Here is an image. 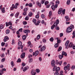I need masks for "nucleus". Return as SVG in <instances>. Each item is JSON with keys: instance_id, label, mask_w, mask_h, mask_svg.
I'll return each mask as SVG.
<instances>
[{"instance_id": "nucleus-1", "label": "nucleus", "mask_w": 75, "mask_h": 75, "mask_svg": "<svg viewBox=\"0 0 75 75\" xmlns=\"http://www.w3.org/2000/svg\"><path fill=\"white\" fill-rule=\"evenodd\" d=\"M64 55V56H65L66 57H67V52H65L64 51H63L62 52V54L61 55H59V59H61L62 58L64 57V56H63Z\"/></svg>"}, {"instance_id": "nucleus-2", "label": "nucleus", "mask_w": 75, "mask_h": 75, "mask_svg": "<svg viewBox=\"0 0 75 75\" xmlns=\"http://www.w3.org/2000/svg\"><path fill=\"white\" fill-rule=\"evenodd\" d=\"M72 30V29H71V27H69L67 29V33H71Z\"/></svg>"}, {"instance_id": "nucleus-3", "label": "nucleus", "mask_w": 75, "mask_h": 75, "mask_svg": "<svg viewBox=\"0 0 75 75\" xmlns=\"http://www.w3.org/2000/svg\"><path fill=\"white\" fill-rule=\"evenodd\" d=\"M51 64L52 66L53 67H54V66L55 65V62L54 60H52L51 63Z\"/></svg>"}, {"instance_id": "nucleus-4", "label": "nucleus", "mask_w": 75, "mask_h": 75, "mask_svg": "<svg viewBox=\"0 0 75 75\" xmlns=\"http://www.w3.org/2000/svg\"><path fill=\"white\" fill-rule=\"evenodd\" d=\"M39 54V51H38L37 50L35 52H33V56H34V55H35V56H37V55H38V54Z\"/></svg>"}, {"instance_id": "nucleus-5", "label": "nucleus", "mask_w": 75, "mask_h": 75, "mask_svg": "<svg viewBox=\"0 0 75 75\" xmlns=\"http://www.w3.org/2000/svg\"><path fill=\"white\" fill-rule=\"evenodd\" d=\"M36 72H35V70L34 69H33L32 70L31 74L32 75H36Z\"/></svg>"}, {"instance_id": "nucleus-6", "label": "nucleus", "mask_w": 75, "mask_h": 75, "mask_svg": "<svg viewBox=\"0 0 75 75\" xmlns=\"http://www.w3.org/2000/svg\"><path fill=\"white\" fill-rule=\"evenodd\" d=\"M65 19H66V21H68L69 20H70V18H69L68 16H66L65 17Z\"/></svg>"}, {"instance_id": "nucleus-7", "label": "nucleus", "mask_w": 75, "mask_h": 75, "mask_svg": "<svg viewBox=\"0 0 75 75\" xmlns=\"http://www.w3.org/2000/svg\"><path fill=\"white\" fill-rule=\"evenodd\" d=\"M63 11V9L62 8H60L58 11V13L59 14H60Z\"/></svg>"}, {"instance_id": "nucleus-8", "label": "nucleus", "mask_w": 75, "mask_h": 75, "mask_svg": "<svg viewBox=\"0 0 75 75\" xmlns=\"http://www.w3.org/2000/svg\"><path fill=\"white\" fill-rule=\"evenodd\" d=\"M25 53L24 52L23 53H22L21 54V58H24V57H25Z\"/></svg>"}, {"instance_id": "nucleus-9", "label": "nucleus", "mask_w": 75, "mask_h": 75, "mask_svg": "<svg viewBox=\"0 0 75 75\" xmlns=\"http://www.w3.org/2000/svg\"><path fill=\"white\" fill-rule=\"evenodd\" d=\"M9 39V38H8V37L6 36L4 37V42H6L7 40Z\"/></svg>"}, {"instance_id": "nucleus-10", "label": "nucleus", "mask_w": 75, "mask_h": 75, "mask_svg": "<svg viewBox=\"0 0 75 75\" xmlns=\"http://www.w3.org/2000/svg\"><path fill=\"white\" fill-rule=\"evenodd\" d=\"M70 67V66L69 64H68L66 67L65 66L64 67V70H65V71H66L67 69V68H69V67Z\"/></svg>"}, {"instance_id": "nucleus-11", "label": "nucleus", "mask_w": 75, "mask_h": 75, "mask_svg": "<svg viewBox=\"0 0 75 75\" xmlns=\"http://www.w3.org/2000/svg\"><path fill=\"white\" fill-rule=\"evenodd\" d=\"M73 43L72 42H71L69 45V48H72L73 47Z\"/></svg>"}, {"instance_id": "nucleus-12", "label": "nucleus", "mask_w": 75, "mask_h": 75, "mask_svg": "<svg viewBox=\"0 0 75 75\" xmlns=\"http://www.w3.org/2000/svg\"><path fill=\"white\" fill-rule=\"evenodd\" d=\"M45 46H43L42 47V48L40 49V51H43L44 50H45Z\"/></svg>"}, {"instance_id": "nucleus-13", "label": "nucleus", "mask_w": 75, "mask_h": 75, "mask_svg": "<svg viewBox=\"0 0 75 75\" xmlns=\"http://www.w3.org/2000/svg\"><path fill=\"white\" fill-rule=\"evenodd\" d=\"M56 71V72H59L60 71V68L59 67H58L56 68L55 69Z\"/></svg>"}, {"instance_id": "nucleus-14", "label": "nucleus", "mask_w": 75, "mask_h": 75, "mask_svg": "<svg viewBox=\"0 0 75 75\" xmlns=\"http://www.w3.org/2000/svg\"><path fill=\"white\" fill-rule=\"evenodd\" d=\"M69 40L67 41L66 42V43H65V45L66 46H68V44H69Z\"/></svg>"}, {"instance_id": "nucleus-15", "label": "nucleus", "mask_w": 75, "mask_h": 75, "mask_svg": "<svg viewBox=\"0 0 75 75\" xmlns=\"http://www.w3.org/2000/svg\"><path fill=\"white\" fill-rule=\"evenodd\" d=\"M27 36L25 35H23L22 36V38L23 40H25V39H26V37Z\"/></svg>"}, {"instance_id": "nucleus-16", "label": "nucleus", "mask_w": 75, "mask_h": 75, "mask_svg": "<svg viewBox=\"0 0 75 75\" xmlns=\"http://www.w3.org/2000/svg\"><path fill=\"white\" fill-rule=\"evenodd\" d=\"M20 14V13L19 12H18L15 15V17H16V18H17V17H18V15H19V14Z\"/></svg>"}, {"instance_id": "nucleus-17", "label": "nucleus", "mask_w": 75, "mask_h": 75, "mask_svg": "<svg viewBox=\"0 0 75 75\" xmlns=\"http://www.w3.org/2000/svg\"><path fill=\"white\" fill-rule=\"evenodd\" d=\"M57 25L58 24L56 22L54 23L53 24V26H54V28L57 27Z\"/></svg>"}, {"instance_id": "nucleus-18", "label": "nucleus", "mask_w": 75, "mask_h": 75, "mask_svg": "<svg viewBox=\"0 0 75 75\" xmlns=\"http://www.w3.org/2000/svg\"><path fill=\"white\" fill-rule=\"evenodd\" d=\"M11 64L12 66V67L13 68V67L14 66V62L13 61L11 62Z\"/></svg>"}, {"instance_id": "nucleus-19", "label": "nucleus", "mask_w": 75, "mask_h": 75, "mask_svg": "<svg viewBox=\"0 0 75 75\" xmlns=\"http://www.w3.org/2000/svg\"><path fill=\"white\" fill-rule=\"evenodd\" d=\"M33 15V13H32L31 12H30L29 13V17H31Z\"/></svg>"}, {"instance_id": "nucleus-20", "label": "nucleus", "mask_w": 75, "mask_h": 75, "mask_svg": "<svg viewBox=\"0 0 75 75\" xmlns=\"http://www.w3.org/2000/svg\"><path fill=\"white\" fill-rule=\"evenodd\" d=\"M70 2H71V0H68L67 1V5H69V4H70Z\"/></svg>"}, {"instance_id": "nucleus-21", "label": "nucleus", "mask_w": 75, "mask_h": 75, "mask_svg": "<svg viewBox=\"0 0 75 75\" xmlns=\"http://www.w3.org/2000/svg\"><path fill=\"white\" fill-rule=\"evenodd\" d=\"M57 66H54L53 69V71H55V70L56 69H57Z\"/></svg>"}, {"instance_id": "nucleus-22", "label": "nucleus", "mask_w": 75, "mask_h": 75, "mask_svg": "<svg viewBox=\"0 0 75 75\" xmlns=\"http://www.w3.org/2000/svg\"><path fill=\"white\" fill-rule=\"evenodd\" d=\"M58 46H59V44L58 43H56L54 45V47L55 48H57Z\"/></svg>"}, {"instance_id": "nucleus-23", "label": "nucleus", "mask_w": 75, "mask_h": 75, "mask_svg": "<svg viewBox=\"0 0 75 75\" xmlns=\"http://www.w3.org/2000/svg\"><path fill=\"white\" fill-rule=\"evenodd\" d=\"M4 8H3L1 10H2V13H4L6 12V11L4 10Z\"/></svg>"}, {"instance_id": "nucleus-24", "label": "nucleus", "mask_w": 75, "mask_h": 75, "mask_svg": "<svg viewBox=\"0 0 75 75\" xmlns=\"http://www.w3.org/2000/svg\"><path fill=\"white\" fill-rule=\"evenodd\" d=\"M48 4H49V2L48 1H45V6H47V5Z\"/></svg>"}, {"instance_id": "nucleus-25", "label": "nucleus", "mask_w": 75, "mask_h": 75, "mask_svg": "<svg viewBox=\"0 0 75 75\" xmlns=\"http://www.w3.org/2000/svg\"><path fill=\"white\" fill-rule=\"evenodd\" d=\"M29 63H31V62H33V59L30 58L29 60Z\"/></svg>"}, {"instance_id": "nucleus-26", "label": "nucleus", "mask_w": 75, "mask_h": 75, "mask_svg": "<svg viewBox=\"0 0 75 75\" xmlns=\"http://www.w3.org/2000/svg\"><path fill=\"white\" fill-rule=\"evenodd\" d=\"M50 41L53 42V41H54V38H53V37H52L50 39Z\"/></svg>"}, {"instance_id": "nucleus-27", "label": "nucleus", "mask_w": 75, "mask_h": 75, "mask_svg": "<svg viewBox=\"0 0 75 75\" xmlns=\"http://www.w3.org/2000/svg\"><path fill=\"white\" fill-rule=\"evenodd\" d=\"M35 71L36 72H37V73H40V69H37L36 70H35Z\"/></svg>"}, {"instance_id": "nucleus-28", "label": "nucleus", "mask_w": 75, "mask_h": 75, "mask_svg": "<svg viewBox=\"0 0 75 75\" xmlns=\"http://www.w3.org/2000/svg\"><path fill=\"white\" fill-rule=\"evenodd\" d=\"M22 45V42L21 41H19L18 42V45L19 46H21Z\"/></svg>"}, {"instance_id": "nucleus-29", "label": "nucleus", "mask_w": 75, "mask_h": 75, "mask_svg": "<svg viewBox=\"0 0 75 75\" xmlns=\"http://www.w3.org/2000/svg\"><path fill=\"white\" fill-rule=\"evenodd\" d=\"M51 8L53 10H55V6H54V5H52L51 7Z\"/></svg>"}, {"instance_id": "nucleus-30", "label": "nucleus", "mask_w": 75, "mask_h": 75, "mask_svg": "<svg viewBox=\"0 0 75 75\" xmlns=\"http://www.w3.org/2000/svg\"><path fill=\"white\" fill-rule=\"evenodd\" d=\"M59 1L58 0H57L56 1V4L57 5L58 4H59Z\"/></svg>"}, {"instance_id": "nucleus-31", "label": "nucleus", "mask_w": 75, "mask_h": 75, "mask_svg": "<svg viewBox=\"0 0 75 75\" xmlns=\"http://www.w3.org/2000/svg\"><path fill=\"white\" fill-rule=\"evenodd\" d=\"M37 4L38 6H39L40 7H41V3H39L38 2L37 3Z\"/></svg>"}, {"instance_id": "nucleus-32", "label": "nucleus", "mask_w": 75, "mask_h": 75, "mask_svg": "<svg viewBox=\"0 0 75 75\" xmlns=\"http://www.w3.org/2000/svg\"><path fill=\"white\" fill-rule=\"evenodd\" d=\"M69 27H71V29H72V28L73 29H74V25H73L71 24L70 25V26Z\"/></svg>"}, {"instance_id": "nucleus-33", "label": "nucleus", "mask_w": 75, "mask_h": 75, "mask_svg": "<svg viewBox=\"0 0 75 75\" xmlns=\"http://www.w3.org/2000/svg\"><path fill=\"white\" fill-rule=\"evenodd\" d=\"M9 33H10V30H6V34H9Z\"/></svg>"}, {"instance_id": "nucleus-34", "label": "nucleus", "mask_w": 75, "mask_h": 75, "mask_svg": "<svg viewBox=\"0 0 75 75\" xmlns=\"http://www.w3.org/2000/svg\"><path fill=\"white\" fill-rule=\"evenodd\" d=\"M40 38V35H38L37 36V40H39Z\"/></svg>"}, {"instance_id": "nucleus-35", "label": "nucleus", "mask_w": 75, "mask_h": 75, "mask_svg": "<svg viewBox=\"0 0 75 75\" xmlns=\"http://www.w3.org/2000/svg\"><path fill=\"white\" fill-rule=\"evenodd\" d=\"M29 17L28 16H27L25 18V20H28V19H29Z\"/></svg>"}, {"instance_id": "nucleus-36", "label": "nucleus", "mask_w": 75, "mask_h": 75, "mask_svg": "<svg viewBox=\"0 0 75 75\" xmlns=\"http://www.w3.org/2000/svg\"><path fill=\"white\" fill-rule=\"evenodd\" d=\"M54 75H59V73L57 71H55V73L54 74Z\"/></svg>"}, {"instance_id": "nucleus-37", "label": "nucleus", "mask_w": 75, "mask_h": 75, "mask_svg": "<svg viewBox=\"0 0 75 75\" xmlns=\"http://www.w3.org/2000/svg\"><path fill=\"white\" fill-rule=\"evenodd\" d=\"M62 50V47H60L58 49V51H60Z\"/></svg>"}, {"instance_id": "nucleus-38", "label": "nucleus", "mask_w": 75, "mask_h": 75, "mask_svg": "<svg viewBox=\"0 0 75 75\" xmlns=\"http://www.w3.org/2000/svg\"><path fill=\"white\" fill-rule=\"evenodd\" d=\"M28 6L30 7H33V4L31 3H30L29 4Z\"/></svg>"}, {"instance_id": "nucleus-39", "label": "nucleus", "mask_w": 75, "mask_h": 75, "mask_svg": "<svg viewBox=\"0 0 75 75\" xmlns=\"http://www.w3.org/2000/svg\"><path fill=\"white\" fill-rule=\"evenodd\" d=\"M4 28V26L2 25H0V29H3Z\"/></svg>"}, {"instance_id": "nucleus-40", "label": "nucleus", "mask_w": 75, "mask_h": 75, "mask_svg": "<svg viewBox=\"0 0 75 75\" xmlns=\"http://www.w3.org/2000/svg\"><path fill=\"white\" fill-rule=\"evenodd\" d=\"M41 17L42 18H45V15L43 14H42L41 15Z\"/></svg>"}, {"instance_id": "nucleus-41", "label": "nucleus", "mask_w": 75, "mask_h": 75, "mask_svg": "<svg viewBox=\"0 0 75 75\" xmlns=\"http://www.w3.org/2000/svg\"><path fill=\"white\" fill-rule=\"evenodd\" d=\"M27 68L26 67H25L23 69V71L24 72H25V71H27Z\"/></svg>"}, {"instance_id": "nucleus-42", "label": "nucleus", "mask_w": 75, "mask_h": 75, "mask_svg": "<svg viewBox=\"0 0 75 75\" xmlns=\"http://www.w3.org/2000/svg\"><path fill=\"white\" fill-rule=\"evenodd\" d=\"M1 45L2 47H3V46H4V45H5V42H2L1 43Z\"/></svg>"}, {"instance_id": "nucleus-43", "label": "nucleus", "mask_w": 75, "mask_h": 75, "mask_svg": "<svg viewBox=\"0 0 75 75\" xmlns=\"http://www.w3.org/2000/svg\"><path fill=\"white\" fill-rule=\"evenodd\" d=\"M23 32L25 33H28V30H24Z\"/></svg>"}, {"instance_id": "nucleus-44", "label": "nucleus", "mask_w": 75, "mask_h": 75, "mask_svg": "<svg viewBox=\"0 0 75 75\" xmlns=\"http://www.w3.org/2000/svg\"><path fill=\"white\" fill-rule=\"evenodd\" d=\"M23 24L24 25H26L27 24V22L26 21H24L23 22Z\"/></svg>"}, {"instance_id": "nucleus-45", "label": "nucleus", "mask_w": 75, "mask_h": 75, "mask_svg": "<svg viewBox=\"0 0 75 75\" xmlns=\"http://www.w3.org/2000/svg\"><path fill=\"white\" fill-rule=\"evenodd\" d=\"M71 68L72 69H73V70H74V69H75V65L72 66Z\"/></svg>"}, {"instance_id": "nucleus-46", "label": "nucleus", "mask_w": 75, "mask_h": 75, "mask_svg": "<svg viewBox=\"0 0 75 75\" xmlns=\"http://www.w3.org/2000/svg\"><path fill=\"white\" fill-rule=\"evenodd\" d=\"M39 14H37V15L35 16V17L37 18H39Z\"/></svg>"}, {"instance_id": "nucleus-47", "label": "nucleus", "mask_w": 75, "mask_h": 75, "mask_svg": "<svg viewBox=\"0 0 75 75\" xmlns=\"http://www.w3.org/2000/svg\"><path fill=\"white\" fill-rule=\"evenodd\" d=\"M65 9H63V11H62V13L63 14H65Z\"/></svg>"}, {"instance_id": "nucleus-48", "label": "nucleus", "mask_w": 75, "mask_h": 75, "mask_svg": "<svg viewBox=\"0 0 75 75\" xmlns=\"http://www.w3.org/2000/svg\"><path fill=\"white\" fill-rule=\"evenodd\" d=\"M5 59H5V58H4L2 59H1V62H4V60H5Z\"/></svg>"}, {"instance_id": "nucleus-49", "label": "nucleus", "mask_w": 75, "mask_h": 75, "mask_svg": "<svg viewBox=\"0 0 75 75\" xmlns=\"http://www.w3.org/2000/svg\"><path fill=\"white\" fill-rule=\"evenodd\" d=\"M1 57L3 58V57H4V53H3L2 54H1Z\"/></svg>"}, {"instance_id": "nucleus-50", "label": "nucleus", "mask_w": 75, "mask_h": 75, "mask_svg": "<svg viewBox=\"0 0 75 75\" xmlns=\"http://www.w3.org/2000/svg\"><path fill=\"white\" fill-rule=\"evenodd\" d=\"M15 44V42H14V39H13L12 40V44Z\"/></svg>"}, {"instance_id": "nucleus-51", "label": "nucleus", "mask_w": 75, "mask_h": 75, "mask_svg": "<svg viewBox=\"0 0 75 75\" xmlns=\"http://www.w3.org/2000/svg\"><path fill=\"white\" fill-rule=\"evenodd\" d=\"M6 27H8V26H9V24H8V22H6Z\"/></svg>"}, {"instance_id": "nucleus-52", "label": "nucleus", "mask_w": 75, "mask_h": 75, "mask_svg": "<svg viewBox=\"0 0 75 75\" xmlns=\"http://www.w3.org/2000/svg\"><path fill=\"white\" fill-rule=\"evenodd\" d=\"M56 29L57 30H59V28L58 26H56Z\"/></svg>"}, {"instance_id": "nucleus-53", "label": "nucleus", "mask_w": 75, "mask_h": 75, "mask_svg": "<svg viewBox=\"0 0 75 75\" xmlns=\"http://www.w3.org/2000/svg\"><path fill=\"white\" fill-rule=\"evenodd\" d=\"M23 16H25L26 15V14H27V12H24L23 13Z\"/></svg>"}, {"instance_id": "nucleus-54", "label": "nucleus", "mask_w": 75, "mask_h": 75, "mask_svg": "<svg viewBox=\"0 0 75 75\" xmlns=\"http://www.w3.org/2000/svg\"><path fill=\"white\" fill-rule=\"evenodd\" d=\"M49 14H50L49 16L50 17V16H51V15H52V12H51V11H50L49 12Z\"/></svg>"}, {"instance_id": "nucleus-55", "label": "nucleus", "mask_w": 75, "mask_h": 75, "mask_svg": "<svg viewBox=\"0 0 75 75\" xmlns=\"http://www.w3.org/2000/svg\"><path fill=\"white\" fill-rule=\"evenodd\" d=\"M31 42L29 41L28 42V44L29 45H30L31 44Z\"/></svg>"}, {"instance_id": "nucleus-56", "label": "nucleus", "mask_w": 75, "mask_h": 75, "mask_svg": "<svg viewBox=\"0 0 75 75\" xmlns=\"http://www.w3.org/2000/svg\"><path fill=\"white\" fill-rule=\"evenodd\" d=\"M17 61L18 62H21V59L20 58L18 59Z\"/></svg>"}, {"instance_id": "nucleus-57", "label": "nucleus", "mask_w": 75, "mask_h": 75, "mask_svg": "<svg viewBox=\"0 0 75 75\" xmlns=\"http://www.w3.org/2000/svg\"><path fill=\"white\" fill-rule=\"evenodd\" d=\"M63 33H61L60 34V37H61L63 36Z\"/></svg>"}, {"instance_id": "nucleus-58", "label": "nucleus", "mask_w": 75, "mask_h": 75, "mask_svg": "<svg viewBox=\"0 0 75 75\" xmlns=\"http://www.w3.org/2000/svg\"><path fill=\"white\" fill-rule=\"evenodd\" d=\"M56 64L58 65V64H59V62H58V61L57 60L56 61Z\"/></svg>"}, {"instance_id": "nucleus-59", "label": "nucleus", "mask_w": 75, "mask_h": 75, "mask_svg": "<svg viewBox=\"0 0 75 75\" xmlns=\"http://www.w3.org/2000/svg\"><path fill=\"white\" fill-rule=\"evenodd\" d=\"M14 8L13 6H12V7H11V10H14Z\"/></svg>"}, {"instance_id": "nucleus-60", "label": "nucleus", "mask_w": 75, "mask_h": 75, "mask_svg": "<svg viewBox=\"0 0 75 75\" xmlns=\"http://www.w3.org/2000/svg\"><path fill=\"white\" fill-rule=\"evenodd\" d=\"M56 23L57 24H59V20H57L56 21Z\"/></svg>"}, {"instance_id": "nucleus-61", "label": "nucleus", "mask_w": 75, "mask_h": 75, "mask_svg": "<svg viewBox=\"0 0 75 75\" xmlns=\"http://www.w3.org/2000/svg\"><path fill=\"white\" fill-rule=\"evenodd\" d=\"M18 31H21V32H22V31H23V29L21 28L19 29Z\"/></svg>"}, {"instance_id": "nucleus-62", "label": "nucleus", "mask_w": 75, "mask_h": 75, "mask_svg": "<svg viewBox=\"0 0 75 75\" xmlns=\"http://www.w3.org/2000/svg\"><path fill=\"white\" fill-rule=\"evenodd\" d=\"M25 65H26V64H25V63H23V64H22V67H24L25 66Z\"/></svg>"}, {"instance_id": "nucleus-63", "label": "nucleus", "mask_w": 75, "mask_h": 75, "mask_svg": "<svg viewBox=\"0 0 75 75\" xmlns=\"http://www.w3.org/2000/svg\"><path fill=\"white\" fill-rule=\"evenodd\" d=\"M45 1H44L42 0L41 1V3L42 4H44Z\"/></svg>"}, {"instance_id": "nucleus-64", "label": "nucleus", "mask_w": 75, "mask_h": 75, "mask_svg": "<svg viewBox=\"0 0 75 75\" xmlns=\"http://www.w3.org/2000/svg\"><path fill=\"white\" fill-rule=\"evenodd\" d=\"M36 19H34L33 20V23H35L36 22Z\"/></svg>"}]
</instances>
